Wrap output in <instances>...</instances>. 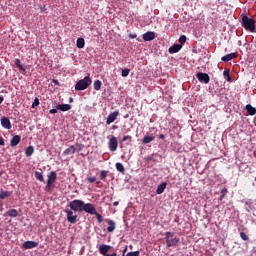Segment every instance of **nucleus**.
<instances>
[{"instance_id": "nucleus-56", "label": "nucleus", "mask_w": 256, "mask_h": 256, "mask_svg": "<svg viewBox=\"0 0 256 256\" xmlns=\"http://www.w3.org/2000/svg\"><path fill=\"white\" fill-rule=\"evenodd\" d=\"M41 11H45V6L44 7H40Z\"/></svg>"}, {"instance_id": "nucleus-34", "label": "nucleus", "mask_w": 256, "mask_h": 256, "mask_svg": "<svg viewBox=\"0 0 256 256\" xmlns=\"http://www.w3.org/2000/svg\"><path fill=\"white\" fill-rule=\"evenodd\" d=\"M179 43H181V45H185V43H187V36L181 35L179 37Z\"/></svg>"}, {"instance_id": "nucleus-11", "label": "nucleus", "mask_w": 256, "mask_h": 256, "mask_svg": "<svg viewBox=\"0 0 256 256\" xmlns=\"http://www.w3.org/2000/svg\"><path fill=\"white\" fill-rule=\"evenodd\" d=\"M39 246V242L35 241H25L22 244L23 249H35V247Z\"/></svg>"}, {"instance_id": "nucleus-4", "label": "nucleus", "mask_w": 256, "mask_h": 256, "mask_svg": "<svg viewBox=\"0 0 256 256\" xmlns=\"http://www.w3.org/2000/svg\"><path fill=\"white\" fill-rule=\"evenodd\" d=\"M84 203L82 200H73L69 203V207L71 211H79L80 213H83V206Z\"/></svg>"}, {"instance_id": "nucleus-28", "label": "nucleus", "mask_w": 256, "mask_h": 256, "mask_svg": "<svg viewBox=\"0 0 256 256\" xmlns=\"http://www.w3.org/2000/svg\"><path fill=\"white\" fill-rule=\"evenodd\" d=\"M76 46L78 49H83V47H85V39L83 38H78L76 41Z\"/></svg>"}, {"instance_id": "nucleus-13", "label": "nucleus", "mask_w": 256, "mask_h": 256, "mask_svg": "<svg viewBox=\"0 0 256 256\" xmlns=\"http://www.w3.org/2000/svg\"><path fill=\"white\" fill-rule=\"evenodd\" d=\"M57 181V173L55 171H52L48 174L47 183L48 185H53Z\"/></svg>"}, {"instance_id": "nucleus-25", "label": "nucleus", "mask_w": 256, "mask_h": 256, "mask_svg": "<svg viewBox=\"0 0 256 256\" xmlns=\"http://www.w3.org/2000/svg\"><path fill=\"white\" fill-rule=\"evenodd\" d=\"M13 195V192L11 191H0V199H7L8 197H11Z\"/></svg>"}, {"instance_id": "nucleus-18", "label": "nucleus", "mask_w": 256, "mask_h": 256, "mask_svg": "<svg viewBox=\"0 0 256 256\" xmlns=\"http://www.w3.org/2000/svg\"><path fill=\"white\" fill-rule=\"evenodd\" d=\"M165 189H167V182H162L156 189V195H162Z\"/></svg>"}, {"instance_id": "nucleus-35", "label": "nucleus", "mask_w": 256, "mask_h": 256, "mask_svg": "<svg viewBox=\"0 0 256 256\" xmlns=\"http://www.w3.org/2000/svg\"><path fill=\"white\" fill-rule=\"evenodd\" d=\"M240 237L242 241H249V236L245 232H240Z\"/></svg>"}, {"instance_id": "nucleus-1", "label": "nucleus", "mask_w": 256, "mask_h": 256, "mask_svg": "<svg viewBox=\"0 0 256 256\" xmlns=\"http://www.w3.org/2000/svg\"><path fill=\"white\" fill-rule=\"evenodd\" d=\"M242 27H244L246 31L255 33V20L253 18L248 17L247 15L242 16Z\"/></svg>"}, {"instance_id": "nucleus-17", "label": "nucleus", "mask_w": 256, "mask_h": 256, "mask_svg": "<svg viewBox=\"0 0 256 256\" xmlns=\"http://www.w3.org/2000/svg\"><path fill=\"white\" fill-rule=\"evenodd\" d=\"M20 143H21V136L20 135L14 136L10 141L11 147H17Z\"/></svg>"}, {"instance_id": "nucleus-51", "label": "nucleus", "mask_w": 256, "mask_h": 256, "mask_svg": "<svg viewBox=\"0 0 256 256\" xmlns=\"http://www.w3.org/2000/svg\"><path fill=\"white\" fill-rule=\"evenodd\" d=\"M223 199H225V194H221L220 196V201H223Z\"/></svg>"}, {"instance_id": "nucleus-57", "label": "nucleus", "mask_w": 256, "mask_h": 256, "mask_svg": "<svg viewBox=\"0 0 256 256\" xmlns=\"http://www.w3.org/2000/svg\"><path fill=\"white\" fill-rule=\"evenodd\" d=\"M70 103H73V98H70Z\"/></svg>"}, {"instance_id": "nucleus-55", "label": "nucleus", "mask_w": 256, "mask_h": 256, "mask_svg": "<svg viewBox=\"0 0 256 256\" xmlns=\"http://www.w3.org/2000/svg\"><path fill=\"white\" fill-rule=\"evenodd\" d=\"M123 253H127V246L125 247V249L123 250Z\"/></svg>"}, {"instance_id": "nucleus-39", "label": "nucleus", "mask_w": 256, "mask_h": 256, "mask_svg": "<svg viewBox=\"0 0 256 256\" xmlns=\"http://www.w3.org/2000/svg\"><path fill=\"white\" fill-rule=\"evenodd\" d=\"M86 181H88V183H95V181H97V177L95 176L88 177Z\"/></svg>"}, {"instance_id": "nucleus-2", "label": "nucleus", "mask_w": 256, "mask_h": 256, "mask_svg": "<svg viewBox=\"0 0 256 256\" xmlns=\"http://www.w3.org/2000/svg\"><path fill=\"white\" fill-rule=\"evenodd\" d=\"M164 235H165L166 247H177V245H179L180 239L175 237V233L165 232Z\"/></svg>"}, {"instance_id": "nucleus-15", "label": "nucleus", "mask_w": 256, "mask_h": 256, "mask_svg": "<svg viewBox=\"0 0 256 256\" xmlns=\"http://www.w3.org/2000/svg\"><path fill=\"white\" fill-rule=\"evenodd\" d=\"M181 49H183V45L181 44H174L173 46H171L168 49V52L173 54V53H179V51H181Z\"/></svg>"}, {"instance_id": "nucleus-24", "label": "nucleus", "mask_w": 256, "mask_h": 256, "mask_svg": "<svg viewBox=\"0 0 256 256\" xmlns=\"http://www.w3.org/2000/svg\"><path fill=\"white\" fill-rule=\"evenodd\" d=\"M115 167L119 173H122V175H125V166H123V164H121V162L116 163Z\"/></svg>"}, {"instance_id": "nucleus-43", "label": "nucleus", "mask_w": 256, "mask_h": 256, "mask_svg": "<svg viewBox=\"0 0 256 256\" xmlns=\"http://www.w3.org/2000/svg\"><path fill=\"white\" fill-rule=\"evenodd\" d=\"M45 189L46 191H51V184H49V182H47Z\"/></svg>"}, {"instance_id": "nucleus-32", "label": "nucleus", "mask_w": 256, "mask_h": 256, "mask_svg": "<svg viewBox=\"0 0 256 256\" xmlns=\"http://www.w3.org/2000/svg\"><path fill=\"white\" fill-rule=\"evenodd\" d=\"M35 178L38 180V181H41V182H43V181H45V178H43V173H41V172H35Z\"/></svg>"}, {"instance_id": "nucleus-53", "label": "nucleus", "mask_w": 256, "mask_h": 256, "mask_svg": "<svg viewBox=\"0 0 256 256\" xmlns=\"http://www.w3.org/2000/svg\"><path fill=\"white\" fill-rule=\"evenodd\" d=\"M0 211H3V203L0 202Z\"/></svg>"}, {"instance_id": "nucleus-16", "label": "nucleus", "mask_w": 256, "mask_h": 256, "mask_svg": "<svg viewBox=\"0 0 256 256\" xmlns=\"http://www.w3.org/2000/svg\"><path fill=\"white\" fill-rule=\"evenodd\" d=\"M142 39H144L145 41H153V39H155V32L148 31L144 33Z\"/></svg>"}, {"instance_id": "nucleus-8", "label": "nucleus", "mask_w": 256, "mask_h": 256, "mask_svg": "<svg viewBox=\"0 0 256 256\" xmlns=\"http://www.w3.org/2000/svg\"><path fill=\"white\" fill-rule=\"evenodd\" d=\"M108 147L112 152L117 151V147H119V142L117 141V137L111 136L108 142Z\"/></svg>"}, {"instance_id": "nucleus-6", "label": "nucleus", "mask_w": 256, "mask_h": 256, "mask_svg": "<svg viewBox=\"0 0 256 256\" xmlns=\"http://www.w3.org/2000/svg\"><path fill=\"white\" fill-rule=\"evenodd\" d=\"M82 211H85V213H89V215H97V209L91 203H87V204L84 203Z\"/></svg>"}, {"instance_id": "nucleus-10", "label": "nucleus", "mask_w": 256, "mask_h": 256, "mask_svg": "<svg viewBox=\"0 0 256 256\" xmlns=\"http://www.w3.org/2000/svg\"><path fill=\"white\" fill-rule=\"evenodd\" d=\"M119 115V110H116L108 115L106 118V125H111V123H114L117 119V116Z\"/></svg>"}, {"instance_id": "nucleus-40", "label": "nucleus", "mask_w": 256, "mask_h": 256, "mask_svg": "<svg viewBox=\"0 0 256 256\" xmlns=\"http://www.w3.org/2000/svg\"><path fill=\"white\" fill-rule=\"evenodd\" d=\"M141 255V252L139 251H134V252H128L127 256H139Z\"/></svg>"}, {"instance_id": "nucleus-52", "label": "nucleus", "mask_w": 256, "mask_h": 256, "mask_svg": "<svg viewBox=\"0 0 256 256\" xmlns=\"http://www.w3.org/2000/svg\"><path fill=\"white\" fill-rule=\"evenodd\" d=\"M159 139H165V135L164 134H160L159 135Z\"/></svg>"}, {"instance_id": "nucleus-37", "label": "nucleus", "mask_w": 256, "mask_h": 256, "mask_svg": "<svg viewBox=\"0 0 256 256\" xmlns=\"http://www.w3.org/2000/svg\"><path fill=\"white\" fill-rule=\"evenodd\" d=\"M35 107H39V98H35L34 102L32 103V109H35Z\"/></svg>"}, {"instance_id": "nucleus-36", "label": "nucleus", "mask_w": 256, "mask_h": 256, "mask_svg": "<svg viewBox=\"0 0 256 256\" xmlns=\"http://www.w3.org/2000/svg\"><path fill=\"white\" fill-rule=\"evenodd\" d=\"M129 73H131L130 69H123L121 72L122 77H128Z\"/></svg>"}, {"instance_id": "nucleus-23", "label": "nucleus", "mask_w": 256, "mask_h": 256, "mask_svg": "<svg viewBox=\"0 0 256 256\" xmlns=\"http://www.w3.org/2000/svg\"><path fill=\"white\" fill-rule=\"evenodd\" d=\"M246 111L251 116L256 115V108L252 107L251 104L246 105Z\"/></svg>"}, {"instance_id": "nucleus-29", "label": "nucleus", "mask_w": 256, "mask_h": 256, "mask_svg": "<svg viewBox=\"0 0 256 256\" xmlns=\"http://www.w3.org/2000/svg\"><path fill=\"white\" fill-rule=\"evenodd\" d=\"M14 65H16V67H18L20 71H23V72L26 71L25 67L21 65V60L19 58L15 59Z\"/></svg>"}, {"instance_id": "nucleus-14", "label": "nucleus", "mask_w": 256, "mask_h": 256, "mask_svg": "<svg viewBox=\"0 0 256 256\" xmlns=\"http://www.w3.org/2000/svg\"><path fill=\"white\" fill-rule=\"evenodd\" d=\"M1 126L4 128V129H11V120H9L7 117L3 116L1 118Z\"/></svg>"}, {"instance_id": "nucleus-3", "label": "nucleus", "mask_w": 256, "mask_h": 256, "mask_svg": "<svg viewBox=\"0 0 256 256\" xmlns=\"http://www.w3.org/2000/svg\"><path fill=\"white\" fill-rule=\"evenodd\" d=\"M91 83H93V81L91 80V77L86 76L76 83L75 89L76 91H85V89L89 88Z\"/></svg>"}, {"instance_id": "nucleus-7", "label": "nucleus", "mask_w": 256, "mask_h": 256, "mask_svg": "<svg viewBox=\"0 0 256 256\" xmlns=\"http://www.w3.org/2000/svg\"><path fill=\"white\" fill-rule=\"evenodd\" d=\"M196 77L200 83H205V85L209 84V81H211V78L207 73L199 72L196 74Z\"/></svg>"}, {"instance_id": "nucleus-59", "label": "nucleus", "mask_w": 256, "mask_h": 256, "mask_svg": "<svg viewBox=\"0 0 256 256\" xmlns=\"http://www.w3.org/2000/svg\"><path fill=\"white\" fill-rule=\"evenodd\" d=\"M100 183H101V182H100V181H98V182H97V185H99Z\"/></svg>"}, {"instance_id": "nucleus-20", "label": "nucleus", "mask_w": 256, "mask_h": 256, "mask_svg": "<svg viewBox=\"0 0 256 256\" xmlns=\"http://www.w3.org/2000/svg\"><path fill=\"white\" fill-rule=\"evenodd\" d=\"M77 151V148L75 146H70L69 148L65 149L63 152V155H73Z\"/></svg>"}, {"instance_id": "nucleus-22", "label": "nucleus", "mask_w": 256, "mask_h": 256, "mask_svg": "<svg viewBox=\"0 0 256 256\" xmlns=\"http://www.w3.org/2000/svg\"><path fill=\"white\" fill-rule=\"evenodd\" d=\"M155 141V136L150 135V136H144L142 143H144V145H147L151 142Z\"/></svg>"}, {"instance_id": "nucleus-49", "label": "nucleus", "mask_w": 256, "mask_h": 256, "mask_svg": "<svg viewBox=\"0 0 256 256\" xmlns=\"http://www.w3.org/2000/svg\"><path fill=\"white\" fill-rule=\"evenodd\" d=\"M3 101H5V98L3 96H0V105L1 103H3Z\"/></svg>"}, {"instance_id": "nucleus-5", "label": "nucleus", "mask_w": 256, "mask_h": 256, "mask_svg": "<svg viewBox=\"0 0 256 256\" xmlns=\"http://www.w3.org/2000/svg\"><path fill=\"white\" fill-rule=\"evenodd\" d=\"M111 249H113V247L109 246V245L101 244L99 246V251H100L101 255H104V256H117V252L109 254V251H111Z\"/></svg>"}, {"instance_id": "nucleus-42", "label": "nucleus", "mask_w": 256, "mask_h": 256, "mask_svg": "<svg viewBox=\"0 0 256 256\" xmlns=\"http://www.w3.org/2000/svg\"><path fill=\"white\" fill-rule=\"evenodd\" d=\"M57 111H59V109L53 108V109H50L49 113H50L51 115H55V113H57Z\"/></svg>"}, {"instance_id": "nucleus-44", "label": "nucleus", "mask_w": 256, "mask_h": 256, "mask_svg": "<svg viewBox=\"0 0 256 256\" xmlns=\"http://www.w3.org/2000/svg\"><path fill=\"white\" fill-rule=\"evenodd\" d=\"M0 145H5V139H3V137L0 136Z\"/></svg>"}, {"instance_id": "nucleus-21", "label": "nucleus", "mask_w": 256, "mask_h": 256, "mask_svg": "<svg viewBox=\"0 0 256 256\" xmlns=\"http://www.w3.org/2000/svg\"><path fill=\"white\" fill-rule=\"evenodd\" d=\"M107 223H108V227H107L108 233H113V231H115V221L108 219Z\"/></svg>"}, {"instance_id": "nucleus-50", "label": "nucleus", "mask_w": 256, "mask_h": 256, "mask_svg": "<svg viewBox=\"0 0 256 256\" xmlns=\"http://www.w3.org/2000/svg\"><path fill=\"white\" fill-rule=\"evenodd\" d=\"M147 161H152L153 160V156H149L146 158Z\"/></svg>"}, {"instance_id": "nucleus-31", "label": "nucleus", "mask_w": 256, "mask_h": 256, "mask_svg": "<svg viewBox=\"0 0 256 256\" xmlns=\"http://www.w3.org/2000/svg\"><path fill=\"white\" fill-rule=\"evenodd\" d=\"M101 85H103V83H101V80H96L94 82V89H95V91H101Z\"/></svg>"}, {"instance_id": "nucleus-38", "label": "nucleus", "mask_w": 256, "mask_h": 256, "mask_svg": "<svg viewBox=\"0 0 256 256\" xmlns=\"http://www.w3.org/2000/svg\"><path fill=\"white\" fill-rule=\"evenodd\" d=\"M94 215H96L98 223H103V216L101 214L96 212Z\"/></svg>"}, {"instance_id": "nucleus-45", "label": "nucleus", "mask_w": 256, "mask_h": 256, "mask_svg": "<svg viewBox=\"0 0 256 256\" xmlns=\"http://www.w3.org/2000/svg\"><path fill=\"white\" fill-rule=\"evenodd\" d=\"M129 37L130 39H137V34H130Z\"/></svg>"}, {"instance_id": "nucleus-30", "label": "nucleus", "mask_w": 256, "mask_h": 256, "mask_svg": "<svg viewBox=\"0 0 256 256\" xmlns=\"http://www.w3.org/2000/svg\"><path fill=\"white\" fill-rule=\"evenodd\" d=\"M109 175V171L107 170H102L100 172V179L101 181H105V179H107V176Z\"/></svg>"}, {"instance_id": "nucleus-12", "label": "nucleus", "mask_w": 256, "mask_h": 256, "mask_svg": "<svg viewBox=\"0 0 256 256\" xmlns=\"http://www.w3.org/2000/svg\"><path fill=\"white\" fill-rule=\"evenodd\" d=\"M238 54L237 53H230L221 58V61L224 63H229V61H233V59H237Z\"/></svg>"}, {"instance_id": "nucleus-48", "label": "nucleus", "mask_w": 256, "mask_h": 256, "mask_svg": "<svg viewBox=\"0 0 256 256\" xmlns=\"http://www.w3.org/2000/svg\"><path fill=\"white\" fill-rule=\"evenodd\" d=\"M52 83H54V85H59V81L58 80H52Z\"/></svg>"}, {"instance_id": "nucleus-27", "label": "nucleus", "mask_w": 256, "mask_h": 256, "mask_svg": "<svg viewBox=\"0 0 256 256\" xmlns=\"http://www.w3.org/2000/svg\"><path fill=\"white\" fill-rule=\"evenodd\" d=\"M33 153H35V148L33 146H28L25 149V155L26 157H31V155H33Z\"/></svg>"}, {"instance_id": "nucleus-41", "label": "nucleus", "mask_w": 256, "mask_h": 256, "mask_svg": "<svg viewBox=\"0 0 256 256\" xmlns=\"http://www.w3.org/2000/svg\"><path fill=\"white\" fill-rule=\"evenodd\" d=\"M122 141H123V142H126V141L131 142V141H133V137H131V136H129V135L124 136V137L122 138Z\"/></svg>"}, {"instance_id": "nucleus-54", "label": "nucleus", "mask_w": 256, "mask_h": 256, "mask_svg": "<svg viewBox=\"0 0 256 256\" xmlns=\"http://www.w3.org/2000/svg\"><path fill=\"white\" fill-rule=\"evenodd\" d=\"M113 205L114 207H117V205H119V202H114Z\"/></svg>"}, {"instance_id": "nucleus-58", "label": "nucleus", "mask_w": 256, "mask_h": 256, "mask_svg": "<svg viewBox=\"0 0 256 256\" xmlns=\"http://www.w3.org/2000/svg\"><path fill=\"white\" fill-rule=\"evenodd\" d=\"M122 256H127V254L125 255V252H123Z\"/></svg>"}, {"instance_id": "nucleus-26", "label": "nucleus", "mask_w": 256, "mask_h": 256, "mask_svg": "<svg viewBox=\"0 0 256 256\" xmlns=\"http://www.w3.org/2000/svg\"><path fill=\"white\" fill-rule=\"evenodd\" d=\"M6 215L8 216V217H18V215H19V212L17 211V209H10V210H8L7 212H6Z\"/></svg>"}, {"instance_id": "nucleus-47", "label": "nucleus", "mask_w": 256, "mask_h": 256, "mask_svg": "<svg viewBox=\"0 0 256 256\" xmlns=\"http://www.w3.org/2000/svg\"><path fill=\"white\" fill-rule=\"evenodd\" d=\"M222 195H226L227 193V188H223L222 191H221Z\"/></svg>"}, {"instance_id": "nucleus-46", "label": "nucleus", "mask_w": 256, "mask_h": 256, "mask_svg": "<svg viewBox=\"0 0 256 256\" xmlns=\"http://www.w3.org/2000/svg\"><path fill=\"white\" fill-rule=\"evenodd\" d=\"M111 129L115 131V130L119 129V126H117V125H112V126H111Z\"/></svg>"}, {"instance_id": "nucleus-19", "label": "nucleus", "mask_w": 256, "mask_h": 256, "mask_svg": "<svg viewBox=\"0 0 256 256\" xmlns=\"http://www.w3.org/2000/svg\"><path fill=\"white\" fill-rule=\"evenodd\" d=\"M56 109L59 111H71V104H59L56 106Z\"/></svg>"}, {"instance_id": "nucleus-9", "label": "nucleus", "mask_w": 256, "mask_h": 256, "mask_svg": "<svg viewBox=\"0 0 256 256\" xmlns=\"http://www.w3.org/2000/svg\"><path fill=\"white\" fill-rule=\"evenodd\" d=\"M64 211L67 214L68 223H72V224L77 223V214H73V211L69 209H65Z\"/></svg>"}, {"instance_id": "nucleus-33", "label": "nucleus", "mask_w": 256, "mask_h": 256, "mask_svg": "<svg viewBox=\"0 0 256 256\" xmlns=\"http://www.w3.org/2000/svg\"><path fill=\"white\" fill-rule=\"evenodd\" d=\"M223 75H224V77H226V81H228V82L232 81L231 74H230L229 70H224Z\"/></svg>"}, {"instance_id": "nucleus-60", "label": "nucleus", "mask_w": 256, "mask_h": 256, "mask_svg": "<svg viewBox=\"0 0 256 256\" xmlns=\"http://www.w3.org/2000/svg\"><path fill=\"white\" fill-rule=\"evenodd\" d=\"M130 249H133V246L130 245Z\"/></svg>"}]
</instances>
